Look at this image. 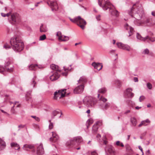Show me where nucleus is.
<instances>
[{
    "label": "nucleus",
    "mask_w": 155,
    "mask_h": 155,
    "mask_svg": "<svg viewBox=\"0 0 155 155\" xmlns=\"http://www.w3.org/2000/svg\"><path fill=\"white\" fill-rule=\"evenodd\" d=\"M143 11L141 5L139 2H137L134 4L130 11H128L129 15L130 17V18H142L143 14Z\"/></svg>",
    "instance_id": "obj_1"
},
{
    "label": "nucleus",
    "mask_w": 155,
    "mask_h": 155,
    "mask_svg": "<svg viewBox=\"0 0 155 155\" xmlns=\"http://www.w3.org/2000/svg\"><path fill=\"white\" fill-rule=\"evenodd\" d=\"M99 5L102 7L104 10L109 9L111 15L116 17L119 15V12L117 10L114 9L113 5H111L107 0H98Z\"/></svg>",
    "instance_id": "obj_2"
},
{
    "label": "nucleus",
    "mask_w": 155,
    "mask_h": 155,
    "mask_svg": "<svg viewBox=\"0 0 155 155\" xmlns=\"http://www.w3.org/2000/svg\"><path fill=\"white\" fill-rule=\"evenodd\" d=\"M10 43L13 49L16 51H21L24 48V44L20 37L16 36L14 38H12Z\"/></svg>",
    "instance_id": "obj_3"
},
{
    "label": "nucleus",
    "mask_w": 155,
    "mask_h": 155,
    "mask_svg": "<svg viewBox=\"0 0 155 155\" xmlns=\"http://www.w3.org/2000/svg\"><path fill=\"white\" fill-rule=\"evenodd\" d=\"M83 142V140L81 137L78 136L74 137L68 140L66 143V146L69 147H74L77 150H78L80 148L78 147L77 148V146L78 143H82Z\"/></svg>",
    "instance_id": "obj_4"
},
{
    "label": "nucleus",
    "mask_w": 155,
    "mask_h": 155,
    "mask_svg": "<svg viewBox=\"0 0 155 155\" xmlns=\"http://www.w3.org/2000/svg\"><path fill=\"white\" fill-rule=\"evenodd\" d=\"M154 35L153 33L150 32H149V35L147 36L145 38L143 37L139 33L137 34L136 37L137 38L140 40L145 41L147 42H154L155 41V37H153V36Z\"/></svg>",
    "instance_id": "obj_5"
},
{
    "label": "nucleus",
    "mask_w": 155,
    "mask_h": 155,
    "mask_svg": "<svg viewBox=\"0 0 155 155\" xmlns=\"http://www.w3.org/2000/svg\"><path fill=\"white\" fill-rule=\"evenodd\" d=\"M83 102L87 107H91L93 106L96 104V101L94 98L90 96H87L84 97Z\"/></svg>",
    "instance_id": "obj_6"
},
{
    "label": "nucleus",
    "mask_w": 155,
    "mask_h": 155,
    "mask_svg": "<svg viewBox=\"0 0 155 155\" xmlns=\"http://www.w3.org/2000/svg\"><path fill=\"white\" fill-rule=\"evenodd\" d=\"M134 22L137 25H144L152 26L155 24L154 20H135Z\"/></svg>",
    "instance_id": "obj_7"
},
{
    "label": "nucleus",
    "mask_w": 155,
    "mask_h": 155,
    "mask_svg": "<svg viewBox=\"0 0 155 155\" xmlns=\"http://www.w3.org/2000/svg\"><path fill=\"white\" fill-rule=\"evenodd\" d=\"M66 89H64L58 91H56L54 93V99L56 100L58 98H61L65 96L66 93Z\"/></svg>",
    "instance_id": "obj_8"
},
{
    "label": "nucleus",
    "mask_w": 155,
    "mask_h": 155,
    "mask_svg": "<svg viewBox=\"0 0 155 155\" xmlns=\"http://www.w3.org/2000/svg\"><path fill=\"white\" fill-rule=\"evenodd\" d=\"M71 21L77 24L82 29H84V26L86 24V22L84 20H71Z\"/></svg>",
    "instance_id": "obj_9"
},
{
    "label": "nucleus",
    "mask_w": 155,
    "mask_h": 155,
    "mask_svg": "<svg viewBox=\"0 0 155 155\" xmlns=\"http://www.w3.org/2000/svg\"><path fill=\"white\" fill-rule=\"evenodd\" d=\"M12 63V60L10 58L7 59L5 64V67L7 71L9 72H12L13 71V68H8V67Z\"/></svg>",
    "instance_id": "obj_10"
},
{
    "label": "nucleus",
    "mask_w": 155,
    "mask_h": 155,
    "mask_svg": "<svg viewBox=\"0 0 155 155\" xmlns=\"http://www.w3.org/2000/svg\"><path fill=\"white\" fill-rule=\"evenodd\" d=\"M47 4L50 6L53 11H57L58 9V5L56 2L52 1L51 0H48Z\"/></svg>",
    "instance_id": "obj_11"
},
{
    "label": "nucleus",
    "mask_w": 155,
    "mask_h": 155,
    "mask_svg": "<svg viewBox=\"0 0 155 155\" xmlns=\"http://www.w3.org/2000/svg\"><path fill=\"white\" fill-rule=\"evenodd\" d=\"M57 36L60 41H67L69 40V37L67 36H64L60 31H58L57 33Z\"/></svg>",
    "instance_id": "obj_12"
},
{
    "label": "nucleus",
    "mask_w": 155,
    "mask_h": 155,
    "mask_svg": "<svg viewBox=\"0 0 155 155\" xmlns=\"http://www.w3.org/2000/svg\"><path fill=\"white\" fill-rule=\"evenodd\" d=\"M105 150L107 151L108 155H115L116 152L114 148L111 145H108Z\"/></svg>",
    "instance_id": "obj_13"
},
{
    "label": "nucleus",
    "mask_w": 155,
    "mask_h": 155,
    "mask_svg": "<svg viewBox=\"0 0 155 155\" xmlns=\"http://www.w3.org/2000/svg\"><path fill=\"white\" fill-rule=\"evenodd\" d=\"M118 48L122 49L127 51H130L131 50L130 47L127 45L121 43H117V44Z\"/></svg>",
    "instance_id": "obj_14"
},
{
    "label": "nucleus",
    "mask_w": 155,
    "mask_h": 155,
    "mask_svg": "<svg viewBox=\"0 0 155 155\" xmlns=\"http://www.w3.org/2000/svg\"><path fill=\"white\" fill-rule=\"evenodd\" d=\"M84 87V85H81L75 88L74 90V92L75 94H79L82 92Z\"/></svg>",
    "instance_id": "obj_15"
},
{
    "label": "nucleus",
    "mask_w": 155,
    "mask_h": 155,
    "mask_svg": "<svg viewBox=\"0 0 155 155\" xmlns=\"http://www.w3.org/2000/svg\"><path fill=\"white\" fill-rule=\"evenodd\" d=\"M60 73L56 72H54L50 76V79L52 81L57 80L59 77L60 74L59 73Z\"/></svg>",
    "instance_id": "obj_16"
},
{
    "label": "nucleus",
    "mask_w": 155,
    "mask_h": 155,
    "mask_svg": "<svg viewBox=\"0 0 155 155\" xmlns=\"http://www.w3.org/2000/svg\"><path fill=\"white\" fill-rule=\"evenodd\" d=\"M125 28L127 30L129 31V36H130L134 32V30L133 28L129 26L128 24L126 23L124 26Z\"/></svg>",
    "instance_id": "obj_17"
},
{
    "label": "nucleus",
    "mask_w": 155,
    "mask_h": 155,
    "mask_svg": "<svg viewBox=\"0 0 155 155\" xmlns=\"http://www.w3.org/2000/svg\"><path fill=\"white\" fill-rule=\"evenodd\" d=\"M132 89L129 88L127 89L125 91V95L128 97L131 98L134 96V94L132 92Z\"/></svg>",
    "instance_id": "obj_18"
},
{
    "label": "nucleus",
    "mask_w": 155,
    "mask_h": 155,
    "mask_svg": "<svg viewBox=\"0 0 155 155\" xmlns=\"http://www.w3.org/2000/svg\"><path fill=\"white\" fill-rule=\"evenodd\" d=\"M92 65L95 68L98 70H101L103 67L101 64L99 63H96L95 62L93 63L92 64Z\"/></svg>",
    "instance_id": "obj_19"
},
{
    "label": "nucleus",
    "mask_w": 155,
    "mask_h": 155,
    "mask_svg": "<svg viewBox=\"0 0 155 155\" xmlns=\"http://www.w3.org/2000/svg\"><path fill=\"white\" fill-rule=\"evenodd\" d=\"M37 153L38 154H42L44 153V150L42 144H40L38 146L37 149Z\"/></svg>",
    "instance_id": "obj_20"
},
{
    "label": "nucleus",
    "mask_w": 155,
    "mask_h": 155,
    "mask_svg": "<svg viewBox=\"0 0 155 155\" xmlns=\"http://www.w3.org/2000/svg\"><path fill=\"white\" fill-rule=\"evenodd\" d=\"M101 124V122H98L96 124H94L92 127V132L94 133H96L97 131L98 126Z\"/></svg>",
    "instance_id": "obj_21"
},
{
    "label": "nucleus",
    "mask_w": 155,
    "mask_h": 155,
    "mask_svg": "<svg viewBox=\"0 0 155 155\" xmlns=\"http://www.w3.org/2000/svg\"><path fill=\"white\" fill-rule=\"evenodd\" d=\"M52 137L50 138V140L52 142H56L58 139V136L54 132H52Z\"/></svg>",
    "instance_id": "obj_22"
},
{
    "label": "nucleus",
    "mask_w": 155,
    "mask_h": 155,
    "mask_svg": "<svg viewBox=\"0 0 155 155\" xmlns=\"http://www.w3.org/2000/svg\"><path fill=\"white\" fill-rule=\"evenodd\" d=\"M61 114V113L60 112L56 110L52 112V119L54 118V117L57 116L58 117H60Z\"/></svg>",
    "instance_id": "obj_23"
},
{
    "label": "nucleus",
    "mask_w": 155,
    "mask_h": 155,
    "mask_svg": "<svg viewBox=\"0 0 155 155\" xmlns=\"http://www.w3.org/2000/svg\"><path fill=\"white\" fill-rule=\"evenodd\" d=\"M29 68L30 70H35L38 68H40L41 67L38 66L37 64H31L29 66Z\"/></svg>",
    "instance_id": "obj_24"
},
{
    "label": "nucleus",
    "mask_w": 155,
    "mask_h": 155,
    "mask_svg": "<svg viewBox=\"0 0 155 155\" xmlns=\"http://www.w3.org/2000/svg\"><path fill=\"white\" fill-rule=\"evenodd\" d=\"M78 81L79 83L84 85V84L87 82V79L84 77H82L80 78Z\"/></svg>",
    "instance_id": "obj_25"
},
{
    "label": "nucleus",
    "mask_w": 155,
    "mask_h": 155,
    "mask_svg": "<svg viewBox=\"0 0 155 155\" xmlns=\"http://www.w3.org/2000/svg\"><path fill=\"white\" fill-rule=\"evenodd\" d=\"M51 68L52 69L55 70L56 72H60V71L59 69L58 66L57 65L52 64L51 65Z\"/></svg>",
    "instance_id": "obj_26"
},
{
    "label": "nucleus",
    "mask_w": 155,
    "mask_h": 155,
    "mask_svg": "<svg viewBox=\"0 0 155 155\" xmlns=\"http://www.w3.org/2000/svg\"><path fill=\"white\" fill-rule=\"evenodd\" d=\"M6 144L5 142L0 138V150H2L5 148Z\"/></svg>",
    "instance_id": "obj_27"
},
{
    "label": "nucleus",
    "mask_w": 155,
    "mask_h": 155,
    "mask_svg": "<svg viewBox=\"0 0 155 155\" xmlns=\"http://www.w3.org/2000/svg\"><path fill=\"white\" fill-rule=\"evenodd\" d=\"M33 147V145L28 144L25 145L23 147L24 149L26 150H29L30 149H32Z\"/></svg>",
    "instance_id": "obj_28"
},
{
    "label": "nucleus",
    "mask_w": 155,
    "mask_h": 155,
    "mask_svg": "<svg viewBox=\"0 0 155 155\" xmlns=\"http://www.w3.org/2000/svg\"><path fill=\"white\" fill-rule=\"evenodd\" d=\"M40 31L41 32H45L47 31V29L45 26L42 25L40 27Z\"/></svg>",
    "instance_id": "obj_29"
},
{
    "label": "nucleus",
    "mask_w": 155,
    "mask_h": 155,
    "mask_svg": "<svg viewBox=\"0 0 155 155\" xmlns=\"http://www.w3.org/2000/svg\"><path fill=\"white\" fill-rule=\"evenodd\" d=\"M12 147H13L15 150H18L20 148L19 145L15 143H12L11 144Z\"/></svg>",
    "instance_id": "obj_30"
},
{
    "label": "nucleus",
    "mask_w": 155,
    "mask_h": 155,
    "mask_svg": "<svg viewBox=\"0 0 155 155\" xmlns=\"http://www.w3.org/2000/svg\"><path fill=\"white\" fill-rule=\"evenodd\" d=\"M19 15L16 13H14L11 15V19H16L19 18Z\"/></svg>",
    "instance_id": "obj_31"
},
{
    "label": "nucleus",
    "mask_w": 155,
    "mask_h": 155,
    "mask_svg": "<svg viewBox=\"0 0 155 155\" xmlns=\"http://www.w3.org/2000/svg\"><path fill=\"white\" fill-rule=\"evenodd\" d=\"M131 122L133 126H135L136 125L137 121L135 118H132L131 119Z\"/></svg>",
    "instance_id": "obj_32"
},
{
    "label": "nucleus",
    "mask_w": 155,
    "mask_h": 155,
    "mask_svg": "<svg viewBox=\"0 0 155 155\" xmlns=\"http://www.w3.org/2000/svg\"><path fill=\"white\" fill-rule=\"evenodd\" d=\"M18 103L17 102H15V103L14 105L13 106V107H12L11 110V111L12 114H16V112L15 111L14 107L15 105L17 104Z\"/></svg>",
    "instance_id": "obj_33"
},
{
    "label": "nucleus",
    "mask_w": 155,
    "mask_h": 155,
    "mask_svg": "<svg viewBox=\"0 0 155 155\" xmlns=\"http://www.w3.org/2000/svg\"><path fill=\"white\" fill-rule=\"evenodd\" d=\"M116 145L118 147H124V146L123 144L121 142L119 141H117L116 142Z\"/></svg>",
    "instance_id": "obj_34"
},
{
    "label": "nucleus",
    "mask_w": 155,
    "mask_h": 155,
    "mask_svg": "<svg viewBox=\"0 0 155 155\" xmlns=\"http://www.w3.org/2000/svg\"><path fill=\"white\" fill-rule=\"evenodd\" d=\"M9 22L13 25H15L18 23V20H9Z\"/></svg>",
    "instance_id": "obj_35"
},
{
    "label": "nucleus",
    "mask_w": 155,
    "mask_h": 155,
    "mask_svg": "<svg viewBox=\"0 0 155 155\" xmlns=\"http://www.w3.org/2000/svg\"><path fill=\"white\" fill-rule=\"evenodd\" d=\"M106 89L105 88H102L98 90V93H99L104 94L106 91Z\"/></svg>",
    "instance_id": "obj_36"
},
{
    "label": "nucleus",
    "mask_w": 155,
    "mask_h": 155,
    "mask_svg": "<svg viewBox=\"0 0 155 155\" xmlns=\"http://www.w3.org/2000/svg\"><path fill=\"white\" fill-rule=\"evenodd\" d=\"M93 122V120L91 119H90L88 120L87 121V128L91 125V124H92Z\"/></svg>",
    "instance_id": "obj_37"
},
{
    "label": "nucleus",
    "mask_w": 155,
    "mask_h": 155,
    "mask_svg": "<svg viewBox=\"0 0 155 155\" xmlns=\"http://www.w3.org/2000/svg\"><path fill=\"white\" fill-rule=\"evenodd\" d=\"M143 124V125L147 126L148 125L147 124H149L150 123V121L148 119H147L146 120L142 121Z\"/></svg>",
    "instance_id": "obj_38"
},
{
    "label": "nucleus",
    "mask_w": 155,
    "mask_h": 155,
    "mask_svg": "<svg viewBox=\"0 0 155 155\" xmlns=\"http://www.w3.org/2000/svg\"><path fill=\"white\" fill-rule=\"evenodd\" d=\"M49 122L50 123L49 128L50 129H52L53 128V123L51 122V120H49Z\"/></svg>",
    "instance_id": "obj_39"
},
{
    "label": "nucleus",
    "mask_w": 155,
    "mask_h": 155,
    "mask_svg": "<svg viewBox=\"0 0 155 155\" xmlns=\"http://www.w3.org/2000/svg\"><path fill=\"white\" fill-rule=\"evenodd\" d=\"M110 106V104L109 103H106L104 107H103V108L105 109H107Z\"/></svg>",
    "instance_id": "obj_40"
},
{
    "label": "nucleus",
    "mask_w": 155,
    "mask_h": 155,
    "mask_svg": "<svg viewBox=\"0 0 155 155\" xmlns=\"http://www.w3.org/2000/svg\"><path fill=\"white\" fill-rule=\"evenodd\" d=\"M46 38V36L45 35H43L40 36L39 40L41 41L44 40Z\"/></svg>",
    "instance_id": "obj_41"
},
{
    "label": "nucleus",
    "mask_w": 155,
    "mask_h": 155,
    "mask_svg": "<svg viewBox=\"0 0 155 155\" xmlns=\"http://www.w3.org/2000/svg\"><path fill=\"white\" fill-rule=\"evenodd\" d=\"M99 100L100 101H103L104 103L106 102L107 101V99L105 98L102 96L101 97L99 98Z\"/></svg>",
    "instance_id": "obj_42"
},
{
    "label": "nucleus",
    "mask_w": 155,
    "mask_h": 155,
    "mask_svg": "<svg viewBox=\"0 0 155 155\" xmlns=\"http://www.w3.org/2000/svg\"><path fill=\"white\" fill-rule=\"evenodd\" d=\"M6 71L7 70H6L5 68H3V67L0 65V73H2L4 71Z\"/></svg>",
    "instance_id": "obj_43"
},
{
    "label": "nucleus",
    "mask_w": 155,
    "mask_h": 155,
    "mask_svg": "<svg viewBox=\"0 0 155 155\" xmlns=\"http://www.w3.org/2000/svg\"><path fill=\"white\" fill-rule=\"evenodd\" d=\"M31 117L35 119V120L37 121H40V118L38 117H37L36 116H31Z\"/></svg>",
    "instance_id": "obj_44"
},
{
    "label": "nucleus",
    "mask_w": 155,
    "mask_h": 155,
    "mask_svg": "<svg viewBox=\"0 0 155 155\" xmlns=\"http://www.w3.org/2000/svg\"><path fill=\"white\" fill-rule=\"evenodd\" d=\"M103 143L105 144H106L107 143V138L106 136H104L103 138Z\"/></svg>",
    "instance_id": "obj_45"
},
{
    "label": "nucleus",
    "mask_w": 155,
    "mask_h": 155,
    "mask_svg": "<svg viewBox=\"0 0 155 155\" xmlns=\"http://www.w3.org/2000/svg\"><path fill=\"white\" fill-rule=\"evenodd\" d=\"M143 54H148L149 53V50L147 49H146L144 50L142 53Z\"/></svg>",
    "instance_id": "obj_46"
},
{
    "label": "nucleus",
    "mask_w": 155,
    "mask_h": 155,
    "mask_svg": "<svg viewBox=\"0 0 155 155\" xmlns=\"http://www.w3.org/2000/svg\"><path fill=\"white\" fill-rule=\"evenodd\" d=\"M147 87L150 89H151L152 88V85L150 83H148L147 84Z\"/></svg>",
    "instance_id": "obj_47"
},
{
    "label": "nucleus",
    "mask_w": 155,
    "mask_h": 155,
    "mask_svg": "<svg viewBox=\"0 0 155 155\" xmlns=\"http://www.w3.org/2000/svg\"><path fill=\"white\" fill-rule=\"evenodd\" d=\"M4 48L6 49L10 48V46L7 44H5L4 46Z\"/></svg>",
    "instance_id": "obj_48"
},
{
    "label": "nucleus",
    "mask_w": 155,
    "mask_h": 155,
    "mask_svg": "<svg viewBox=\"0 0 155 155\" xmlns=\"http://www.w3.org/2000/svg\"><path fill=\"white\" fill-rule=\"evenodd\" d=\"M145 97L143 96H141L139 98V101L140 102H141L145 99Z\"/></svg>",
    "instance_id": "obj_49"
},
{
    "label": "nucleus",
    "mask_w": 155,
    "mask_h": 155,
    "mask_svg": "<svg viewBox=\"0 0 155 155\" xmlns=\"http://www.w3.org/2000/svg\"><path fill=\"white\" fill-rule=\"evenodd\" d=\"M91 155H98L97 153L95 151L91 152Z\"/></svg>",
    "instance_id": "obj_50"
},
{
    "label": "nucleus",
    "mask_w": 155,
    "mask_h": 155,
    "mask_svg": "<svg viewBox=\"0 0 155 155\" xmlns=\"http://www.w3.org/2000/svg\"><path fill=\"white\" fill-rule=\"evenodd\" d=\"M34 126L35 128L38 130H39L40 129V128L39 126H38L37 125H35Z\"/></svg>",
    "instance_id": "obj_51"
},
{
    "label": "nucleus",
    "mask_w": 155,
    "mask_h": 155,
    "mask_svg": "<svg viewBox=\"0 0 155 155\" xmlns=\"http://www.w3.org/2000/svg\"><path fill=\"white\" fill-rule=\"evenodd\" d=\"M1 110V111H2V112L5 114L7 116H9L10 115V114H8V113L6 112L4 110Z\"/></svg>",
    "instance_id": "obj_52"
},
{
    "label": "nucleus",
    "mask_w": 155,
    "mask_h": 155,
    "mask_svg": "<svg viewBox=\"0 0 155 155\" xmlns=\"http://www.w3.org/2000/svg\"><path fill=\"white\" fill-rule=\"evenodd\" d=\"M125 147L127 150H130V146L128 145H127L125 146Z\"/></svg>",
    "instance_id": "obj_53"
},
{
    "label": "nucleus",
    "mask_w": 155,
    "mask_h": 155,
    "mask_svg": "<svg viewBox=\"0 0 155 155\" xmlns=\"http://www.w3.org/2000/svg\"><path fill=\"white\" fill-rule=\"evenodd\" d=\"M74 19H83L81 18V17L80 16H78L77 17L75 18Z\"/></svg>",
    "instance_id": "obj_54"
},
{
    "label": "nucleus",
    "mask_w": 155,
    "mask_h": 155,
    "mask_svg": "<svg viewBox=\"0 0 155 155\" xmlns=\"http://www.w3.org/2000/svg\"><path fill=\"white\" fill-rule=\"evenodd\" d=\"M25 127V125H19L18 126V127L20 128H23Z\"/></svg>",
    "instance_id": "obj_55"
},
{
    "label": "nucleus",
    "mask_w": 155,
    "mask_h": 155,
    "mask_svg": "<svg viewBox=\"0 0 155 155\" xmlns=\"http://www.w3.org/2000/svg\"><path fill=\"white\" fill-rule=\"evenodd\" d=\"M146 155H150V152L149 150L147 151L146 152Z\"/></svg>",
    "instance_id": "obj_56"
},
{
    "label": "nucleus",
    "mask_w": 155,
    "mask_h": 155,
    "mask_svg": "<svg viewBox=\"0 0 155 155\" xmlns=\"http://www.w3.org/2000/svg\"><path fill=\"white\" fill-rule=\"evenodd\" d=\"M36 82H35V80L34 79H33V80H32V84H34V85H33V87H35V84H36Z\"/></svg>",
    "instance_id": "obj_57"
},
{
    "label": "nucleus",
    "mask_w": 155,
    "mask_h": 155,
    "mask_svg": "<svg viewBox=\"0 0 155 155\" xmlns=\"http://www.w3.org/2000/svg\"><path fill=\"white\" fill-rule=\"evenodd\" d=\"M101 15H98L96 16V18L97 19H100L101 18Z\"/></svg>",
    "instance_id": "obj_58"
},
{
    "label": "nucleus",
    "mask_w": 155,
    "mask_h": 155,
    "mask_svg": "<svg viewBox=\"0 0 155 155\" xmlns=\"http://www.w3.org/2000/svg\"><path fill=\"white\" fill-rule=\"evenodd\" d=\"M134 80L135 82H138V78L136 77H134Z\"/></svg>",
    "instance_id": "obj_59"
},
{
    "label": "nucleus",
    "mask_w": 155,
    "mask_h": 155,
    "mask_svg": "<svg viewBox=\"0 0 155 155\" xmlns=\"http://www.w3.org/2000/svg\"><path fill=\"white\" fill-rule=\"evenodd\" d=\"M11 15L12 14L11 12H9L7 14H6V16L8 17L10 15Z\"/></svg>",
    "instance_id": "obj_60"
},
{
    "label": "nucleus",
    "mask_w": 155,
    "mask_h": 155,
    "mask_svg": "<svg viewBox=\"0 0 155 155\" xmlns=\"http://www.w3.org/2000/svg\"><path fill=\"white\" fill-rule=\"evenodd\" d=\"M130 112V110H126V111L124 113V114H128V113H129Z\"/></svg>",
    "instance_id": "obj_61"
},
{
    "label": "nucleus",
    "mask_w": 155,
    "mask_h": 155,
    "mask_svg": "<svg viewBox=\"0 0 155 155\" xmlns=\"http://www.w3.org/2000/svg\"><path fill=\"white\" fill-rule=\"evenodd\" d=\"M1 15L2 16L5 17L6 16V14H5L3 13H1Z\"/></svg>",
    "instance_id": "obj_62"
},
{
    "label": "nucleus",
    "mask_w": 155,
    "mask_h": 155,
    "mask_svg": "<svg viewBox=\"0 0 155 155\" xmlns=\"http://www.w3.org/2000/svg\"><path fill=\"white\" fill-rule=\"evenodd\" d=\"M143 125V123L142 121L141 122V123L138 125V127H140Z\"/></svg>",
    "instance_id": "obj_63"
},
{
    "label": "nucleus",
    "mask_w": 155,
    "mask_h": 155,
    "mask_svg": "<svg viewBox=\"0 0 155 155\" xmlns=\"http://www.w3.org/2000/svg\"><path fill=\"white\" fill-rule=\"evenodd\" d=\"M151 14L153 16H155V11L152 12Z\"/></svg>",
    "instance_id": "obj_64"
}]
</instances>
